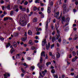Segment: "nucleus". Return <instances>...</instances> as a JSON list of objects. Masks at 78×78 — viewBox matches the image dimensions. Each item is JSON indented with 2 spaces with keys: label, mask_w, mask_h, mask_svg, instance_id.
Listing matches in <instances>:
<instances>
[{
  "label": "nucleus",
  "mask_w": 78,
  "mask_h": 78,
  "mask_svg": "<svg viewBox=\"0 0 78 78\" xmlns=\"http://www.w3.org/2000/svg\"><path fill=\"white\" fill-rule=\"evenodd\" d=\"M20 24L23 26V27H24L27 25V20L26 19H25V18L23 17V15H21L20 17Z\"/></svg>",
  "instance_id": "f257e3e1"
},
{
  "label": "nucleus",
  "mask_w": 78,
  "mask_h": 78,
  "mask_svg": "<svg viewBox=\"0 0 78 78\" xmlns=\"http://www.w3.org/2000/svg\"><path fill=\"white\" fill-rule=\"evenodd\" d=\"M45 39L43 40L42 41V46H45V44H46V39L47 38V36H45Z\"/></svg>",
  "instance_id": "f03ea898"
},
{
  "label": "nucleus",
  "mask_w": 78,
  "mask_h": 78,
  "mask_svg": "<svg viewBox=\"0 0 78 78\" xmlns=\"http://www.w3.org/2000/svg\"><path fill=\"white\" fill-rule=\"evenodd\" d=\"M59 12H58L54 15V17H56L57 19H61V17L62 16L60 15V16L58 18L59 16Z\"/></svg>",
  "instance_id": "7ed1b4c3"
},
{
  "label": "nucleus",
  "mask_w": 78,
  "mask_h": 78,
  "mask_svg": "<svg viewBox=\"0 0 78 78\" xmlns=\"http://www.w3.org/2000/svg\"><path fill=\"white\" fill-rule=\"evenodd\" d=\"M49 21V22H50V20H48L46 22V25L45 27V29L46 30H47V29H48V21Z\"/></svg>",
  "instance_id": "20e7f679"
},
{
  "label": "nucleus",
  "mask_w": 78,
  "mask_h": 78,
  "mask_svg": "<svg viewBox=\"0 0 78 78\" xmlns=\"http://www.w3.org/2000/svg\"><path fill=\"white\" fill-rule=\"evenodd\" d=\"M50 43H48V45L46 44V48L47 50H48L49 48H50Z\"/></svg>",
  "instance_id": "39448f33"
},
{
  "label": "nucleus",
  "mask_w": 78,
  "mask_h": 78,
  "mask_svg": "<svg viewBox=\"0 0 78 78\" xmlns=\"http://www.w3.org/2000/svg\"><path fill=\"white\" fill-rule=\"evenodd\" d=\"M56 54L57 58H59L60 56V54H59V53L58 52H57L56 53Z\"/></svg>",
  "instance_id": "423d86ee"
},
{
  "label": "nucleus",
  "mask_w": 78,
  "mask_h": 78,
  "mask_svg": "<svg viewBox=\"0 0 78 78\" xmlns=\"http://www.w3.org/2000/svg\"><path fill=\"white\" fill-rule=\"evenodd\" d=\"M44 57H45V51L42 52L41 53V56H43Z\"/></svg>",
  "instance_id": "0eeeda50"
},
{
  "label": "nucleus",
  "mask_w": 78,
  "mask_h": 78,
  "mask_svg": "<svg viewBox=\"0 0 78 78\" xmlns=\"http://www.w3.org/2000/svg\"><path fill=\"white\" fill-rule=\"evenodd\" d=\"M20 54H17L16 55V59H20Z\"/></svg>",
  "instance_id": "6e6552de"
},
{
  "label": "nucleus",
  "mask_w": 78,
  "mask_h": 78,
  "mask_svg": "<svg viewBox=\"0 0 78 78\" xmlns=\"http://www.w3.org/2000/svg\"><path fill=\"white\" fill-rule=\"evenodd\" d=\"M29 44L30 45H33L34 44V43L32 42V40H30L29 42Z\"/></svg>",
  "instance_id": "1a4fd4ad"
},
{
  "label": "nucleus",
  "mask_w": 78,
  "mask_h": 78,
  "mask_svg": "<svg viewBox=\"0 0 78 78\" xmlns=\"http://www.w3.org/2000/svg\"><path fill=\"white\" fill-rule=\"evenodd\" d=\"M4 21H5L6 20H8L9 19V20H12V18H8V17H6V18H4Z\"/></svg>",
  "instance_id": "9d476101"
},
{
  "label": "nucleus",
  "mask_w": 78,
  "mask_h": 78,
  "mask_svg": "<svg viewBox=\"0 0 78 78\" xmlns=\"http://www.w3.org/2000/svg\"><path fill=\"white\" fill-rule=\"evenodd\" d=\"M51 10V9L50 8V7L48 6V13H50V11Z\"/></svg>",
  "instance_id": "9b49d317"
},
{
  "label": "nucleus",
  "mask_w": 78,
  "mask_h": 78,
  "mask_svg": "<svg viewBox=\"0 0 78 78\" xmlns=\"http://www.w3.org/2000/svg\"><path fill=\"white\" fill-rule=\"evenodd\" d=\"M17 43L16 42H14L13 46L14 47L16 48V47H17Z\"/></svg>",
  "instance_id": "f8f14e48"
},
{
  "label": "nucleus",
  "mask_w": 78,
  "mask_h": 78,
  "mask_svg": "<svg viewBox=\"0 0 78 78\" xmlns=\"http://www.w3.org/2000/svg\"><path fill=\"white\" fill-rule=\"evenodd\" d=\"M27 37H24V38H22L21 39V40L22 41H25L26 40H27Z\"/></svg>",
  "instance_id": "ddd939ff"
},
{
  "label": "nucleus",
  "mask_w": 78,
  "mask_h": 78,
  "mask_svg": "<svg viewBox=\"0 0 78 78\" xmlns=\"http://www.w3.org/2000/svg\"><path fill=\"white\" fill-rule=\"evenodd\" d=\"M28 33L29 35H32V32L30 30H28Z\"/></svg>",
  "instance_id": "4468645a"
},
{
  "label": "nucleus",
  "mask_w": 78,
  "mask_h": 78,
  "mask_svg": "<svg viewBox=\"0 0 78 78\" xmlns=\"http://www.w3.org/2000/svg\"><path fill=\"white\" fill-rule=\"evenodd\" d=\"M53 2H51L50 3V4L49 5H48V6H50L51 7V6H53Z\"/></svg>",
  "instance_id": "2eb2a0df"
},
{
  "label": "nucleus",
  "mask_w": 78,
  "mask_h": 78,
  "mask_svg": "<svg viewBox=\"0 0 78 78\" xmlns=\"http://www.w3.org/2000/svg\"><path fill=\"white\" fill-rule=\"evenodd\" d=\"M19 34L18 33H15L13 34V36H14L15 37H16Z\"/></svg>",
  "instance_id": "dca6fc26"
},
{
  "label": "nucleus",
  "mask_w": 78,
  "mask_h": 78,
  "mask_svg": "<svg viewBox=\"0 0 78 78\" xmlns=\"http://www.w3.org/2000/svg\"><path fill=\"white\" fill-rule=\"evenodd\" d=\"M37 20V19L36 18H34V19H33V21L34 22H36Z\"/></svg>",
  "instance_id": "f3484780"
},
{
  "label": "nucleus",
  "mask_w": 78,
  "mask_h": 78,
  "mask_svg": "<svg viewBox=\"0 0 78 78\" xmlns=\"http://www.w3.org/2000/svg\"><path fill=\"white\" fill-rule=\"evenodd\" d=\"M61 19L62 20V21H63V22H64L65 21V17L64 16L62 17Z\"/></svg>",
  "instance_id": "a211bd4d"
},
{
  "label": "nucleus",
  "mask_w": 78,
  "mask_h": 78,
  "mask_svg": "<svg viewBox=\"0 0 78 78\" xmlns=\"http://www.w3.org/2000/svg\"><path fill=\"white\" fill-rule=\"evenodd\" d=\"M5 75H6L8 77H9V76H10V74L7 73H6L5 74Z\"/></svg>",
  "instance_id": "6ab92c4d"
},
{
  "label": "nucleus",
  "mask_w": 78,
  "mask_h": 78,
  "mask_svg": "<svg viewBox=\"0 0 78 78\" xmlns=\"http://www.w3.org/2000/svg\"><path fill=\"white\" fill-rule=\"evenodd\" d=\"M14 51H15V50H14V49H11L10 50V53L11 54H12V53L13 52H14Z\"/></svg>",
  "instance_id": "aec40b11"
},
{
  "label": "nucleus",
  "mask_w": 78,
  "mask_h": 78,
  "mask_svg": "<svg viewBox=\"0 0 78 78\" xmlns=\"http://www.w3.org/2000/svg\"><path fill=\"white\" fill-rule=\"evenodd\" d=\"M66 12V9L65 8H64L63 9V13L64 14H65Z\"/></svg>",
  "instance_id": "412c9836"
},
{
  "label": "nucleus",
  "mask_w": 78,
  "mask_h": 78,
  "mask_svg": "<svg viewBox=\"0 0 78 78\" xmlns=\"http://www.w3.org/2000/svg\"><path fill=\"white\" fill-rule=\"evenodd\" d=\"M56 39H55V37H52V41L53 42H54V41H55Z\"/></svg>",
  "instance_id": "4be33fe9"
},
{
  "label": "nucleus",
  "mask_w": 78,
  "mask_h": 78,
  "mask_svg": "<svg viewBox=\"0 0 78 78\" xmlns=\"http://www.w3.org/2000/svg\"><path fill=\"white\" fill-rule=\"evenodd\" d=\"M50 64H51V62H49L46 63V65L47 66H48V65H50Z\"/></svg>",
  "instance_id": "5701e85b"
},
{
  "label": "nucleus",
  "mask_w": 78,
  "mask_h": 78,
  "mask_svg": "<svg viewBox=\"0 0 78 78\" xmlns=\"http://www.w3.org/2000/svg\"><path fill=\"white\" fill-rule=\"evenodd\" d=\"M51 72L52 73H55V70L54 69H52L51 70Z\"/></svg>",
  "instance_id": "b1692460"
},
{
  "label": "nucleus",
  "mask_w": 78,
  "mask_h": 78,
  "mask_svg": "<svg viewBox=\"0 0 78 78\" xmlns=\"http://www.w3.org/2000/svg\"><path fill=\"white\" fill-rule=\"evenodd\" d=\"M58 28H56V30L57 31V32L58 34H59V31L58 30Z\"/></svg>",
  "instance_id": "393cba45"
},
{
  "label": "nucleus",
  "mask_w": 78,
  "mask_h": 78,
  "mask_svg": "<svg viewBox=\"0 0 78 78\" xmlns=\"http://www.w3.org/2000/svg\"><path fill=\"white\" fill-rule=\"evenodd\" d=\"M28 2H27V1H26L25 2H24V5H28Z\"/></svg>",
  "instance_id": "a878e982"
},
{
  "label": "nucleus",
  "mask_w": 78,
  "mask_h": 78,
  "mask_svg": "<svg viewBox=\"0 0 78 78\" xmlns=\"http://www.w3.org/2000/svg\"><path fill=\"white\" fill-rule=\"evenodd\" d=\"M43 61V60H42V57H41V58H40V63H42V62Z\"/></svg>",
  "instance_id": "bb28decb"
},
{
  "label": "nucleus",
  "mask_w": 78,
  "mask_h": 78,
  "mask_svg": "<svg viewBox=\"0 0 78 78\" xmlns=\"http://www.w3.org/2000/svg\"><path fill=\"white\" fill-rule=\"evenodd\" d=\"M0 40H1V41H4V38H3L2 37L0 36Z\"/></svg>",
  "instance_id": "cd10ccee"
},
{
  "label": "nucleus",
  "mask_w": 78,
  "mask_h": 78,
  "mask_svg": "<svg viewBox=\"0 0 78 78\" xmlns=\"http://www.w3.org/2000/svg\"><path fill=\"white\" fill-rule=\"evenodd\" d=\"M59 37H60V35H59V34H58V35H57V37H56V39L57 40H58L59 38Z\"/></svg>",
  "instance_id": "c85d7f7f"
},
{
  "label": "nucleus",
  "mask_w": 78,
  "mask_h": 78,
  "mask_svg": "<svg viewBox=\"0 0 78 78\" xmlns=\"http://www.w3.org/2000/svg\"><path fill=\"white\" fill-rule=\"evenodd\" d=\"M72 53L73 56H75L76 55V52H75L73 51V52Z\"/></svg>",
  "instance_id": "c756f323"
},
{
  "label": "nucleus",
  "mask_w": 78,
  "mask_h": 78,
  "mask_svg": "<svg viewBox=\"0 0 78 78\" xmlns=\"http://www.w3.org/2000/svg\"><path fill=\"white\" fill-rule=\"evenodd\" d=\"M14 14V12L13 11H11L10 12V15L11 16H12Z\"/></svg>",
  "instance_id": "7c9ffc66"
},
{
  "label": "nucleus",
  "mask_w": 78,
  "mask_h": 78,
  "mask_svg": "<svg viewBox=\"0 0 78 78\" xmlns=\"http://www.w3.org/2000/svg\"><path fill=\"white\" fill-rule=\"evenodd\" d=\"M21 11H26V9L25 8H23L21 9Z\"/></svg>",
  "instance_id": "2f4dec72"
},
{
  "label": "nucleus",
  "mask_w": 78,
  "mask_h": 78,
  "mask_svg": "<svg viewBox=\"0 0 78 78\" xmlns=\"http://www.w3.org/2000/svg\"><path fill=\"white\" fill-rule=\"evenodd\" d=\"M21 70L22 72H23V73H25V71H24V70H23V68H21Z\"/></svg>",
  "instance_id": "473e14b6"
},
{
  "label": "nucleus",
  "mask_w": 78,
  "mask_h": 78,
  "mask_svg": "<svg viewBox=\"0 0 78 78\" xmlns=\"http://www.w3.org/2000/svg\"><path fill=\"white\" fill-rule=\"evenodd\" d=\"M39 0H36L35 1V3H39Z\"/></svg>",
  "instance_id": "72a5a7b5"
},
{
  "label": "nucleus",
  "mask_w": 78,
  "mask_h": 78,
  "mask_svg": "<svg viewBox=\"0 0 78 78\" xmlns=\"http://www.w3.org/2000/svg\"><path fill=\"white\" fill-rule=\"evenodd\" d=\"M31 49L32 50H34V49H35V47L34 46H32L31 48Z\"/></svg>",
  "instance_id": "f704fd0d"
},
{
  "label": "nucleus",
  "mask_w": 78,
  "mask_h": 78,
  "mask_svg": "<svg viewBox=\"0 0 78 78\" xmlns=\"http://www.w3.org/2000/svg\"><path fill=\"white\" fill-rule=\"evenodd\" d=\"M31 68L32 70H34L35 68V67H34V66H31Z\"/></svg>",
  "instance_id": "c9c22d12"
},
{
  "label": "nucleus",
  "mask_w": 78,
  "mask_h": 78,
  "mask_svg": "<svg viewBox=\"0 0 78 78\" xmlns=\"http://www.w3.org/2000/svg\"><path fill=\"white\" fill-rule=\"evenodd\" d=\"M76 58H74L72 60V62H75L76 61Z\"/></svg>",
  "instance_id": "e433bc0d"
},
{
  "label": "nucleus",
  "mask_w": 78,
  "mask_h": 78,
  "mask_svg": "<svg viewBox=\"0 0 78 78\" xmlns=\"http://www.w3.org/2000/svg\"><path fill=\"white\" fill-rule=\"evenodd\" d=\"M77 38H78V37H75L73 39V40H74V41H76V40L77 39Z\"/></svg>",
  "instance_id": "4c0bfd02"
},
{
  "label": "nucleus",
  "mask_w": 78,
  "mask_h": 78,
  "mask_svg": "<svg viewBox=\"0 0 78 78\" xmlns=\"http://www.w3.org/2000/svg\"><path fill=\"white\" fill-rule=\"evenodd\" d=\"M37 10V7H34V11H36Z\"/></svg>",
  "instance_id": "58836bf2"
},
{
  "label": "nucleus",
  "mask_w": 78,
  "mask_h": 78,
  "mask_svg": "<svg viewBox=\"0 0 78 78\" xmlns=\"http://www.w3.org/2000/svg\"><path fill=\"white\" fill-rule=\"evenodd\" d=\"M42 74H43V75L44 76L46 74L45 73L44 71H42Z\"/></svg>",
  "instance_id": "ea45409f"
},
{
  "label": "nucleus",
  "mask_w": 78,
  "mask_h": 78,
  "mask_svg": "<svg viewBox=\"0 0 78 78\" xmlns=\"http://www.w3.org/2000/svg\"><path fill=\"white\" fill-rule=\"evenodd\" d=\"M54 77H55V78H58V76H57V75H54Z\"/></svg>",
  "instance_id": "a19ab883"
},
{
  "label": "nucleus",
  "mask_w": 78,
  "mask_h": 78,
  "mask_svg": "<svg viewBox=\"0 0 78 78\" xmlns=\"http://www.w3.org/2000/svg\"><path fill=\"white\" fill-rule=\"evenodd\" d=\"M27 12H30V10H29V8H27Z\"/></svg>",
  "instance_id": "79ce46f5"
},
{
  "label": "nucleus",
  "mask_w": 78,
  "mask_h": 78,
  "mask_svg": "<svg viewBox=\"0 0 78 78\" xmlns=\"http://www.w3.org/2000/svg\"><path fill=\"white\" fill-rule=\"evenodd\" d=\"M53 47H54V44H53L51 45V49H52Z\"/></svg>",
  "instance_id": "37998d69"
},
{
  "label": "nucleus",
  "mask_w": 78,
  "mask_h": 78,
  "mask_svg": "<svg viewBox=\"0 0 78 78\" xmlns=\"http://www.w3.org/2000/svg\"><path fill=\"white\" fill-rule=\"evenodd\" d=\"M66 20H67L68 22H69V20H70V18L69 17L67 18L66 19Z\"/></svg>",
  "instance_id": "c03bdc74"
},
{
  "label": "nucleus",
  "mask_w": 78,
  "mask_h": 78,
  "mask_svg": "<svg viewBox=\"0 0 78 78\" xmlns=\"http://www.w3.org/2000/svg\"><path fill=\"white\" fill-rule=\"evenodd\" d=\"M48 55H47V54H46V58L45 59H48Z\"/></svg>",
  "instance_id": "a18cd8bd"
},
{
  "label": "nucleus",
  "mask_w": 78,
  "mask_h": 78,
  "mask_svg": "<svg viewBox=\"0 0 78 78\" xmlns=\"http://www.w3.org/2000/svg\"><path fill=\"white\" fill-rule=\"evenodd\" d=\"M55 34V31H53L52 33V35H54Z\"/></svg>",
  "instance_id": "49530a36"
},
{
  "label": "nucleus",
  "mask_w": 78,
  "mask_h": 78,
  "mask_svg": "<svg viewBox=\"0 0 78 78\" xmlns=\"http://www.w3.org/2000/svg\"><path fill=\"white\" fill-rule=\"evenodd\" d=\"M69 25V24L68 23H66L65 24V26H63V28H64L65 27H66L67 25Z\"/></svg>",
  "instance_id": "de8ad7c7"
},
{
  "label": "nucleus",
  "mask_w": 78,
  "mask_h": 78,
  "mask_svg": "<svg viewBox=\"0 0 78 78\" xmlns=\"http://www.w3.org/2000/svg\"><path fill=\"white\" fill-rule=\"evenodd\" d=\"M22 7H23L22 6H20V9L21 10V9H23Z\"/></svg>",
  "instance_id": "09e8293b"
},
{
  "label": "nucleus",
  "mask_w": 78,
  "mask_h": 78,
  "mask_svg": "<svg viewBox=\"0 0 78 78\" xmlns=\"http://www.w3.org/2000/svg\"><path fill=\"white\" fill-rule=\"evenodd\" d=\"M58 41L59 42V43H61V39H59L58 40Z\"/></svg>",
  "instance_id": "8fccbe9b"
},
{
  "label": "nucleus",
  "mask_w": 78,
  "mask_h": 78,
  "mask_svg": "<svg viewBox=\"0 0 78 78\" xmlns=\"http://www.w3.org/2000/svg\"><path fill=\"white\" fill-rule=\"evenodd\" d=\"M34 42H35V43H38V42H39V41L37 40H35Z\"/></svg>",
  "instance_id": "3c124183"
},
{
  "label": "nucleus",
  "mask_w": 78,
  "mask_h": 78,
  "mask_svg": "<svg viewBox=\"0 0 78 78\" xmlns=\"http://www.w3.org/2000/svg\"><path fill=\"white\" fill-rule=\"evenodd\" d=\"M57 46L58 47H59L60 46L59 44L58 43H57Z\"/></svg>",
  "instance_id": "603ef678"
},
{
  "label": "nucleus",
  "mask_w": 78,
  "mask_h": 78,
  "mask_svg": "<svg viewBox=\"0 0 78 78\" xmlns=\"http://www.w3.org/2000/svg\"><path fill=\"white\" fill-rule=\"evenodd\" d=\"M40 76L41 77H44V76H42V73H41L40 72Z\"/></svg>",
  "instance_id": "864d4df0"
},
{
  "label": "nucleus",
  "mask_w": 78,
  "mask_h": 78,
  "mask_svg": "<svg viewBox=\"0 0 78 78\" xmlns=\"http://www.w3.org/2000/svg\"><path fill=\"white\" fill-rule=\"evenodd\" d=\"M4 78H7V77H6V76H7L5 74H4Z\"/></svg>",
  "instance_id": "5fc2aeb1"
},
{
  "label": "nucleus",
  "mask_w": 78,
  "mask_h": 78,
  "mask_svg": "<svg viewBox=\"0 0 78 78\" xmlns=\"http://www.w3.org/2000/svg\"><path fill=\"white\" fill-rule=\"evenodd\" d=\"M37 35H39L40 34V32L38 31L37 32Z\"/></svg>",
  "instance_id": "6e6d98bb"
},
{
  "label": "nucleus",
  "mask_w": 78,
  "mask_h": 78,
  "mask_svg": "<svg viewBox=\"0 0 78 78\" xmlns=\"http://www.w3.org/2000/svg\"><path fill=\"white\" fill-rule=\"evenodd\" d=\"M7 8L8 9H9L10 8V5H8L7 6Z\"/></svg>",
  "instance_id": "4d7b16f0"
},
{
  "label": "nucleus",
  "mask_w": 78,
  "mask_h": 78,
  "mask_svg": "<svg viewBox=\"0 0 78 78\" xmlns=\"http://www.w3.org/2000/svg\"><path fill=\"white\" fill-rule=\"evenodd\" d=\"M36 31L37 32H38L39 31V28H38L37 27L36 28Z\"/></svg>",
  "instance_id": "13d9d810"
},
{
  "label": "nucleus",
  "mask_w": 78,
  "mask_h": 78,
  "mask_svg": "<svg viewBox=\"0 0 78 78\" xmlns=\"http://www.w3.org/2000/svg\"><path fill=\"white\" fill-rule=\"evenodd\" d=\"M15 11H16V12H18L19 11V9H16L15 10Z\"/></svg>",
  "instance_id": "bf43d9fd"
},
{
  "label": "nucleus",
  "mask_w": 78,
  "mask_h": 78,
  "mask_svg": "<svg viewBox=\"0 0 78 78\" xmlns=\"http://www.w3.org/2000/svg\"><path fill=\"white\" fill-rule=\"evenodd\" d=\"M27 59H28V60H31V58H30V57H27Z\"/></svg>",
  "instance_id": "052dcab7"
},
{
  "label": "nucleus",
  "mask_w": 78,
  "mask_h": 78,
  "mask_svg": "<svg viewBox=\"0 0 78 78\" xmlns=\"http://www.w3.org/2000/svg\"><path fill=\"white\" fill-rule=\"evenodd\" d=\"M3 3H4V1L3 0H2L1 1V3H2V4Z\"/></svg>",
  "instance_id": "680f3d73"
},
{
  "label": "nucleus",
  "mask_w": 78,
  "mask_h": 78,
  "mask_svg": "<svg viewBox=\"0 0 78 78\" xmlns=\"http://www.w3.org/2000/svg\"><path fill=\"white\" fill-rule=\"evenodd\" d=\"M41 11H44V8H41Z\"/></svg>",
  "instance_id": "e2e57ef3"
},
{
  "label": "nucleus",
  "mask_w": 78,
  "mask_h": 78,
  "mask_svg": "<svg viewBox=\"0 0 78 78\" xmlns=\"http://www.w3.org/2000/svg\"><path fill=\"white\" fill-rule=\"evenodd\" d=\"M5 16V15L4 14H2V15H1V18H3V17H4Z\"/></svg>",
  "instance_id": "0e129e2a"
},
{
  "label": "nucleus",
  "mask_w": 78,
  "mask_h": 78,
  "mask_svg": "<svg viewBox=\"0 0 78 78\" xmlns=\"http://www.w3.org/2000/svg\"><path fill=\"white\" fill-rule=\"evenodd\" d=\"M49 55L50 56H52V55H53L52 53L51 52H49Z\"/></svg>",
  "instance_id": "69168bd1"
},
{
  "label": "nucleus",
  "mask_w": 78,
  "mask_h": 78,
  "mask_svg": "<svg viewBox=\"0 0 78 78\" xmlns=\"http://www.w3.org/2000/svg\"><path fill=\"white\" fill-rule=\"evenodd\" d=\"M69 41H72V38L71 37L69 38Z\"/></svg>",
  "instance_id": "338daca9"
},
{
  "label": "nucleus",
  "mask_w": 78,
  "mask_h": 78,
  "mask_svg": "<svg viewBox=\"0 0 78 78\" xmlns=\"http://www.w3.org/2000/svg\"><path fill=\"white\" fill-rule=\"evenodd\" d=\"M75 3L76 5H78V2H75Z\"/></svg>",
  "instance_id": "774afa93"
}]
</instances>
